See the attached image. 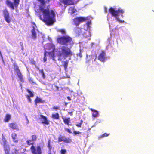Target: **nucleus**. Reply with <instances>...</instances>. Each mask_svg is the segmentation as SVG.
<instances>
[{
	"label": "nucleus",
	"instance_id": "obj_18",
	"mask_svg": "<svg viewBox=\"0 0 154 154\" xmlns=\"http://www.w3.org/2000/svg\"><path fill=\"white\" fill-rule=\"evenodd\" d=\"M59 1L64 5H72V0H59Z\"/></svg>",
	"mask_w": 154,
	"mask_h": 154
},
{
	"label": "nucleus",
	"instance_id": "obj_5",
	"mask_svg": "<svg viewBox=\"0 0 154 154\" xmlns=\"http://www.w3.org/2000/svg\"><path fill=\"white\" fill-rule=\"evenodd\" d=\"M13 2H11L10 0H6V5L12 10L14 9V7L15 8H17L20 0H13Z\"/></svg>",
	"mask_w": 154,
	"mask_h": 154
},
{
	"label": "nucleus",
	"instance_id": "obj_37",
	"mask_svg": "<svg viewBox=\"0 0 154 154\" xmlns=\"http://www.w3.org/2000/svg\"><path fill=\"white\" fill-rule=\"evenodd\" d=\"M109 133L108 134L106 133H104L102 135L100 136V137H107L109 135Z\"/></svg>",
	"mask_w": 154,
	"mask_h": 154
},
{
	"label": "nucleus",
	"instance_id": "obj_17",
	"mask_svg": "<svg viewBox=\"0 0 154 154\" xmlns=\"http://www.w3.org/2000/svg\"><path fill=\"white\" fill-rule=\"evenodd\" d=\"M33 29L31 31L32 33L31 36L32 38L34 39L35 40L37 38V34L36 31H35V28L34 26H32Z\"/></svg>",
	"mask_w": 154,
	"mask_h": 154
},
{
	"label": "nucleus",
	"instance_id": "obj_22",
	"mask_svg": "<svg viewBox=\"0 0 154 154\" xmlns=\"http://www.w3.org/2000/svg\"><path fill=\"white\" fill-rule=\"evenodd\" d=\"M51 117L53 119L58 120L60 118L59 114L58 113H53L51 115Z\"/></svg>",
	"mask_w": 154,
	"mask_h": 154
},
{
	"label": "nucleus",
	"instance_id": "obj_53",
	"mask_svg": "<svg viewBox=\"0 0 154 154\" xmlns=\"http://www.w3.org/2000/svg\"><path fill=\"white\" fill-rule=\"evenodd\" d=\"M32 24H33L36 27H37V26H36V24H35V23L34 22H33V23H32Z\"/></svg>",
	"mask_w": 154,
	"mask_h": 154
},
{
	"label": "nucleus",
	"instance_id": "obj_2",
	"mask_svg": "<svg viewBox=\"0 0 154 154\" xmlns=\"http://www.w3.org/2000/svg\"><path fill=\"white\" fill-rule=\"evenodd\" d=\"M60 48L61 50L58 51L57 54L59 58L63 57L65 59L66 57L72 55V53L70 49L67 47L63 46Z\"/></svg>",
	"mask_w": 154,
	"mask_h": 154
},
{
	"label": "nucleus",
	"instance_id": "obj_54",
	"mask_svg": "<svg viewBox=\"0 0 154 154\" xmlns=\"http://www.w3.org/2000/svg\"><path fill=\"white\" fill-rule=\"evenodd\" d=\"M21 50H24V47H21Z\"/></svg>",
	"mask_w": 154,
	"mask_h": 154
},
{
	"label": "nucleus",
	"instance_id": "obj_43",
	"mask_svg": "<svg viewBox=\"0 0 154 154\" xmlns=\"http://www.w3.org/2000/svg\"><path fill=\"white\" fill-rule=\"evenodd\" d=\"M65 130L66 131H67L69 133H72V132H71V130L69 128H65Z\"/></svg>",
	"mask_w": 154,
	"mask_h": 154
},
{
	"label": "nucleus",
	"instance_id": "obj_25",
	"mask_svg": "<svg viewBox=\"0 0 154 154\" xmlns=\"http://www.w3.org/2000/svg\"><path fill=\"white\" fill-rule=\"evenodd\" d=\"M11 118V116L10 114H6L5 118H4V121L6 122H8L10 120Z\"/></svg>",
	"mask_w": 154,
	"mask_h": 154
},
{
	"label": "nucleus",
	"instance_id": "obj_35",
	"mask_svg": "<svg viewBox=\"0 0 154 154\" xmlns=\"http://www.w3.org/2000/svg\"><path fill=\"white\" fill-rule=\"evenodd\" d=\"M83 121L82 120H80V123L79 124H75L76 126L78 127H81L83 123Z\"/></svg>",
	"mask_w": 154,
	"mask_h": 154
},
{
	"label": "nucleus",
	"instance_id": "obj_13",
	"mask_svg": "<svg viewBox=\"0 0 154 154\" xmlns=\"http://www.w3.org/2000/svg\"><path fill=\"white\" fill-rule=\"evenodd\" d=\"M40 119L42 120V123L43 124L48 125L49 124V121L48 120L47 117L43 115H40Z\"/></svg>",
	"mask_w": 154,
	"mask_h": 154
},
{
	"label": "nucleus",
	"instance_id": "obj_11",
	"mask_svg": "<svg viewBox=\"0 0 154 154\" xmlns=\"http://www.w3.org/2000/svg\"><path fill=\"white\" fill-rule=\"evenodd\" d=\"M62 141L67 143H70L72 140L69 138H66L65 136L60 135L58 137V142H60Z\"/></svg>",
	"mask_w": 154,
	"mask_h": 154
},
{
	"label": "nucleus",
	"instance_id": "obj_39",
	"mask_svg": "<svg viewBox=\"0 0 154 154\" xmlns=\"http://www.w3.org/2000/svg\"><path fill=\"white\" fill-rule=\"evenodd\" d=\"M61 154H65L66 152V150L64 149H61Z\"/></svg>",
	"mask_w": 154,
	"mask_h": 154
},
{
	"label": "nucleus",
	"instance_id": "obj_8",
	"mask_svg": "<svg viewBox=\"0 0 154 154\" xmlns=\"http://www.w3.org/2000/svg\"><path fill=\"white\" fill-rule=\"evenodd\" d=\"M30 149L33 154H42L41 148L40 145H38L36 147L34 146H32Z\"/></svg>",
	"mask_w": 154,
	"mask_h": 154
},
{
	"label": "nucleus",
	"instance_id": "obj_36",
	"mask_svg": "<svg viewBox=\"0 0 154 154\" xmlns=\"http://www.w3.org/2000/svg\"><path fill=\"white\" fill-rule=\"evenodd\" d=\"M40 2L43 6L45 7V0H38Z\"/></svg>",
	"mask_w": 154,
	"mask_h": 154
},
{
	"label": "nucleus",
	"instance_id": "obj_38",
	"mask_svg": "<svg viewBox=\"0 0 154 154\" xmlns=\"http://www.w3.org/2000/svg\"><path fill=\"white\" fill-rule=\"evenodd\" d=\"M26 98H27L28 101L30 103H31L32 102V100L30 98L31 97L29 96V95H26Z\"/></svg>",
	"mask_w": 154,
	"mask_h": 154
},
{
	"label": "nucleus",
	"instance_id": "obj_44",
	"mask_svg": "<svg viewBox=\"0 0 154 154\" xmlns=\"http://www.w3.org/2000/svg\"><path fill=\"white\" fill-rule=\"evenodd\" d=\"M59 108L58 106H54L52 108V109L53 110H57L59 109Z\"/></svg>",
	"mask_w": 154,
	"mask_h": 154
},
{
	"label": "nucleus",
	"instance_id": "obj_10",
	"mask_svg": "<svg viewBox=\"0 0 154 154\" xmlns=\"http://www.w3.org/2000/svg\"><path fill=\"white\" fill-rule=\"evenodd\" d=\"M88 20L87 17H79L74 18L73 19V22L76 26H78L81 23L85 22Z\"/></svg>",
	"mask_w": 154,
	"mask_h": 154
},
{
	"label": "nucleus",
	"instance_id": "obj_52",
	"mask_svg": "<svg viewBox=\"0 0 154 154\" xmlns=\"http://www.w3.org/2000/svg\"><path fill=\"white\" fill-rule=\"evenodd\" d=\"M69 113L71 116H72L73 115V112H69Z\"/></svg>",
	"mask_w": 154,
	"mask_h": 154
},
{
	"label": "nucleus",
	"instance_id": "obj_28",
	"mask_svg": "<svg viewBox=\"0 0 154 154\" xmlns=\"http://www.w3.org/2000/svg\"><path fill=\"white\" fill-rule=\"evenodd\" d=\"M2 142L3 143V147H5L8 146H9V145L7 144V140L4 137H3L2 138Z\"/></svg>",
	"mask_w": 154,
	"mask_h": 154
},
{
	"label": "nucleus",
	"instance_id": "obj_20",
	"mask_svg": "<svg viewBox=\"0 0 154 154\" xmlns=\"http://www.w3.org/2000/svg\"><path fill=\"white\" fill-rule=\"evenodd\" d=\"M90 110L93 112L92 114V117L93 118H95L98 116L99 113L97 111L95 110L92 108L90 109Z\"/></svg>",
	"mask_w": 154,
	"mask_h": 154
},
{
	"label": "nucleus",
	"instance_id": "obj_3",
	"mask_svg": "<svg viewBox=\"0 0 154 154\" xmlns=\"http://www.w3.org/2000/svg\"><path fill=\"white\" fill-rule=\"evenodd\" d=\"M57 41L58 43L60 45L67 46L73 44L72 38L68 35L58 37L57 38Z\"/></svg>",
	"mask_w": 154,
	"mask_h": 154
},
{
	"label": "nucleus",
	"instance_id": "obj_4",
	"mask_svg": "<svg viewBox=\"0 0 154 154\" xmlns=\"http://www.w3.org/2000/svg\"><path fill=\"white\" fill-rule=\"evenodd\" d=\"M109 11L112 16L115 17L117 21L121 23H123L124 22V21L120 20L119 18V13L122 14H121L122 18H123L124 17L122 14L124 13V10L122 9L121 8H119L117 10H115L114 8L112 7H110L109 9Z\"/></svg>",
	"mask_w": 154,
	"mask_h": 154
},
{
	"label": "nucleus",
	"instance_id": "obj_41",
	"mask_svg": "<svg viewBox=\"0 0 154 154\" xmlns=\"http://www.w3.org/2000/svg\"><path fill=\"white\" fill-rule=\"evenodd\" d=\"M76 55L77 56H79L81 58L82 57V52L80 50L79 53L77 54Z\"/></svg>",
	"mask_w": 154,
	"mask_h": 154
},
{
	"label": "nucleus",
	"instance_id": "obj_27",
	"mask_svg": "<svg viewBox=\"0 0 154 154\" xmlns=\"http://www.w3.org/2000/svg\"><path fill=\"white\" fill-rule=\"evenodd\" d=\"M69 61L68 60H66L63 62V66L64 67V70L66 71V70L67 69V67L68 66V63Z\"/></svg>",
	"mask_w": 154,
	"mask_h": 154
},
{
	"label": "nucleus",
	"instance_id": "obj_24",
	"mask_svg": "<svg viewBox=\"0 0 154 154\" xmlns=\"http://www.w3.org/2000/svg\"><path fill=\"white\" fill-rule=\"evenodd\" d=\"M47 146L48 149V154H52L51 152L52 146L51 145V141L50 140H48V142Z\"/></svg>",
	"mask_w": 154,
	"mask_h": 154
},
{
	"label": "nucleus",
	"instance_id": "obj_1",
	"mask_svg": "<svg viewBox=\"0 0 154 154\" xmlns=\"http://www.w3.org/2000/svg\"><path fill=\"white\" fill-rule=\"evenodd\" d=\"M40 10L42 12L43 18L42 19L40 16L41 19L47 25H51L55 21V13L53 10L49 9H45L42 6H40Z\"/></svg>",
	"mask_w": 154,
	"mask_h": 154
},
{
	"label": "nucleus",
	"instance_id": "obj_6",
	"mask_svg": "<svg viewBox=\"0 0 154 154\" xmlns=\"http://www.w3.org/2000/svg\"><path fill=\"white\" fill-rule=\"evenodd\" d=\"M13 65L14 67V70L16 72L17 76L19 78L20 81L22 82H24L23 75L19 69V67L17 64L16 63H13Z\"/></svg>",
	"mask_w": 154,
	"mask_h": 154
},
{
	"label": "nucleus",
	"instance_id": "obj_14",
	"mask_svg": "<svg viewBox=\"0 0 154 154\" xmlns=\"http://www.w3.org/2000/svg\"><path fill=\"white\" fill-rule=\"evenodd\" d=\"M8 126L13 130H19L17 125L15 122H12L8 124Z\"/></svg>",
	"mask_w": 154,
	"mask_h": 154
},
{
	"label": "nucleus",
	"instance_id": "obj_7",
	"mask_svg": "<svg viewBox=\"0 0 154 154\" xmlns=\"http://www.w3.org/2000/svg\"><path fill=\"white\" fill-rule=\"evenodd\" d=\"M3 14L5 21L9 24L11 21L12 18L10 16L8 11L6 9H4L3 11Z\"/></svg>",
	"mask_w": 154,
	"mask_h": 154
},
{
	"label": "nucleus",
	"instance_id": "obj_50",
	"mask_svg": "<svg viewBox=\"0 0 154 154\" xmlns=\"http://www.w3.org/2000/svg\"><path fill=\"white\" fill-rule=\"evenodd\" d=\"M104 10L105 13H106L107 12V8L106 7H105L104 8Z\"/></svg>",
	"mask_w": 154,
	"mask_h": 154
},
{
	"label": "nucleus",
	"instance_id": "obj_31",
	"mask_svg": "<svg viewBox=\"0 0 154 154\" xmlns=\"http://www.w3.org/2000/svg\"><path fill=\"white\" fill-rule=\"evenodd\" d=\"M27 91L29 94V96L31 97H33L34 96L33 93L31 92V91L29 89H26Z\"/></svg>",
	"mask_w": 154,
	"mask_h": 154
},
{
	"label": "nucleus",
	"instance_id": "obj_16",
	"mask_svg": "<svg viewBox=\"0 0 154 154\" xmlns=\"http://www.w3.org/2000/svg\"><path fill=\"white\" fill-rule=\"evenodd\" d=\"M15 154H23L26 150L25 148H21L18 149H14Z\"/></svg>",
	"mask_w": 154,
	"mask_h": 154
},
{
	"label": "nucleus",
	"instance_id": "obj_49",
	"mask_svg": "<svg viewBox=\"0 0 154 154\" xmlns=\"http://www.w3.org/2000/svg\"><path fill=\"white\" fill-rule=\"evenodd\" d=\"M43 61L44 62H45L47 61V58L46 57H44Z\"/></svg>",
	"mask_w": 154,
	"mask_h": 154
},
{
	"label": "nucleus",
	"instance_id": "obj_47",
	"mask_svg": "<svg viewBox=\"0 0 154 154\" xmlns=\"http://www.w3.org/2000/svg\"><path fill=\"white\" fill-rule=\"evenodd\" d=\"M20 45L21 47H23V42H20Z\"/></svg>",
	"mask_w": 154,
	"mask_h": 154
},
{
	"label": "nucleus",
	"instance_id": "obj_12",
	"mask_svg": "<svg viewBox=\"0 0 154 154\" xmlns=\"http://www.w3.org/2000/svg\"><path fill=\"white\" fill-rule=\"evenodd\" d=\"M106 54L105 51H102L98 57V59L102 62H105L106 60Z\"/></svg>",
	"mask_w": 154,
	"mask_h": 154
},
{
	"label": "nucleus",
	"instance_id": "obj_9",
	"mask_svg": "<svg viewBox=\"0 0 154 154\" xmlns=\"http://www.w3.org/2000/svg\"><path fill=\"white\" fill-rule=\"evenodd\" d=\"M46 49L48 50L51 51L48 52V54L49 55H51L52 56H54L55 46L54 44L51 43L48 44V48H46Z\"/></svg>",
	"mask_w": 154,
	"mask_h": 154
},
{
	"label": "nucleus",
	"instance_id": "obj_48",
	"mask_svg": "<svg viewBox=\"0 0 154 154\" xmlns=\"http://www.w3.org/2000/svg\"><path fill=\"white\" fill-rule=\"evenodd\" d=\"M91 24V22L90 21H88L87 23V25L88 26H89Z\"/></svg>",
	"mask_w": 154,
	"mask_h": 154
},
{
	"label": "nucleus",
	"instance_id": "obj_51",
	"mask_svg": "<svg viewBox=\"0 0 154 154\" xmlns=\"http://www.w3.org/2000/svg\"><path fill=\"white\" fill-rule=\"evenodd\" d=\"M67 98L68 99V100L69 101H70L71 100V99L70 97L69 96H68L67 97Z\"/></svg>",
	"mask_w": 154,
	"mask_h": 154
},
{
	"label": "nucleus",
	"instance_id": "obj_34",
	"mask_svg": "<svg viewBox=\"0 0 154 154\" xmlns=\"http://www.w3.org/2000/svg\"><path fill=\"white\" fill-rule=\"evenodd\" d=\"M57 32H60L63 35H65L66 34V31L63 29H59L57 30Z\"/></svg>",
	"mask_w": 154,
	"mask_h": 154
},
{
	"label": "nucleus",
	"instance_id": "obj_15",
	"mask_svg": "<svg viewBox=\"0 0 154 154\" xmlns=\"http://www.w3.org/2000/svg\"><path fill=\"white\" fill-rule=\"evenodd\" d=\"M34 102L35 105L37 106L38 103H43L45 102V101L44 100H42V98H40L38 97L37 96L34 100Z\"/></svg>",
	"mask_w": 154,
	"mask_h": 154
},
{
	"label": "nucleus",
	"instance_id": "obj_29",
	"mask_svg": "<svg viewBox=\"0 0 154 154\" xmlns=\"http://www.w3.org/2000/svg\"><path fill=\"white\" fill-rule=\"evenodd\" d=\"M69 12L71 14H73L76 12V10L74 9L73 7H70L69 9Z\"/></svg>",
	"mask_w": 154,
	"mask_h": 154
},
{
	"label": "nucleus",
	"instance_id": "obj_40",
	"mask_svg": "<svg viewBox=\"0 0 154 154\" xmlns=\"http://www.w3.org/2000/svg\"><path fill=\"white\" fill-rule=\"evenodd\" d=\"M73 133L75 135H77V134H79L81 133V132L79 131H73Z\"/></svg>",
	"mask_w": 154,
	"mask_h": 154
},
{
	"label": "nucleus",
	"instance_id": "obj_30",
	"mask_svg": "<svg viewBox=\"0 0 154 154\" xmlns=\"http://www.w3.org/2000/svg\"><path fill=\"white\" fill-rule=\"evenodd\" d=\"M37 69L38 70H39V72L42 74V75L43 78V79H45V75L44 73V71H43V69H42L40 70V69H39V68L38 67L37 68Z\"/></svg>",
	"mask_w": 154,
	"mask_h": 154
},
{
	"label": "nucleus",
	"instance_id": "obj_45",
	"mask_svg": "<svg viewBox=\"0 0 154 154\" xmlns=\"http://www.w3.org/2000/svg\"><path fill=\"white\" fill-rule=\"evenodd\" d=\"M31 63L32 64H33V65H35L36 64V62L34 60H32L31 61Z\"/></svg>",
	"mask_w": 154,
	"mask_h": 154
},
{
	"label": "nucleus",
	"instance_id": "obj_46",
	"mask_svg": "<svg viewBox=\"0 0 154 154\" xmlns=\"http://www.w3.org/2000/svg\"><path fill=\"white\" fill-rule=\"evenodd\" d=\"M48 52H47L46 50H45L44 54V57H46V55L47 53H48Z\"/></svg>",
	"mask_w": 154,
	"mask_h": 154
},
{
	"label": "nucleus",
	"instance_id": "obj_32",
	"mask_svg": "<svg viewBox=\"0 0 154 154\" xmlns=\"http://www.w3.org/2000/svg\"><path fill=\"white\" fill-rule=\"evenodd\" d=\"M32 141L31 140H28L26 141V142L29 145H32V146H34V143L32 142Z\"/></svg>",
	"mask_w": 154,
	"mask_h": 154
},
{
	"label": "nucleus",
	"instance_id": "obj_33",
	"mask_svg": "<svg viewBox=\"0 0 154 154\" xmlns=\"http://www.w3.org/2000/svg\"><path fill=\"white\" fill-rule=\"evenodd\" d=\"M32 139L31 140L32 141H36L37 139V137L36 135L34 134L32 136Z\"/></svg>",
	"mask_w": 154,
	"mask_h": 154
},
{
	"label": "nucleus",
	"instance_id": "obj_21",
	"mask_svg": "<svg viewBox=\"0 0 154 154\" xmlns=\"http://www.w3.org/2000/svg\"><path fill=\"white\" fill-rule=\"evenodd\" d=\"M11 137L13 139V141L14 142L17 143L19 140L17 137V134L15 133H13L11 134Z\"/></svg>",
	"mask_w": 154,
	"mask_h": 154
},
{
	"label": "nucleus",
	"instance_id": "obj_19",
	"mask_svg": "<svg viewBox=\"0 0 154 154\" xmlns=\"http://www.w3.org/2000/svg\"><path fill=\"white\" fill-rule=\"evenodd\" d=\"M62 119L63 121L64 124L69 126V125H71V124H70L71 122L70 118V117L69 118H64L63 117Z\"/></svg>",
	"mask_w": 154,
	"mask_h": 154
},
{
	"label": "nucleus",
	"instance_id": "obj_23",
	"mask_svg": "<svg viewBox=\"0 0 154 154\" xmlns=\"http://www.w3.org/2000/svg\"><path fill=\"white\" fill-rule=\"evenodd\" d=\"M51 91H56L58 90L59 87L55 85L52 84L51 85Z\"/></svg>",
	"mask_w": 154,
	"mask_h": 154
},
{
	"label": "nucleus",
	"instance_id": "obj_42",
	"mask_svg": "<svg viewBox=\"0 0 154 154\" xmlns=\"http://www.w3.org/2000/svg\"><path fill=\"white\" fill-rule=\"evenodd\" d=\"M28 80H29V82L30 83L32 84V83H34V82H33V79H32L31 77L29 78V79H28Z\"/></svg>",
	"mask_w": 154,
	"mask_h": 154
},
{
	"label": "nucleus",
	"instance_id": "obj_26",
	"mask_svg": "<svg viewBox=\"0 0 154 154\" xmlns=\"http://www.w3.org/2000/svg\"><path fill=\"white\" fill-rule=\"evenodd\" d=\"M5 154H10V148L9 146L3 147Z\"/></svg>",
	"mask_w": 154,
	"mask_h": 154
}]
</instances>
